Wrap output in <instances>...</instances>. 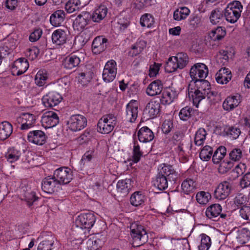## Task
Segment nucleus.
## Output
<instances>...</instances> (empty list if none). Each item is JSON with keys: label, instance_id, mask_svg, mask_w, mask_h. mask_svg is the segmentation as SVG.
Here are the masks:
<instances>
[{"label": "nucleus", "instance_id": "obj_1", "mask_svg": "<svg viewBox=\"0 0 250 250\" xmlns=\"http://www.w3.org/2000/svg\"><path fill=\"white\" fill-rule=\"evenodd\" d=\"M178 174L172 166L164 164L153 181L154 186L160 190H164L168 187V183H175Z\"/></svg>", "mask_w": 250, "mask_h": 250}, {"label": "nucleus", "instance_id": "obj_2", "mask_svg": "<svg viewBox=\"0 0 250 250\" xmlns=\"http://www.w3.org/2000/svg\"><path fill=\"white\" fill-rule=\"evenodd\" d=\"M130 228L133 247H140L148 241V235L144 226L135 222L131 224Z\"/></svg>", "mask_w": 250, "mask_h": 250}, {"label": "nucleus", "instance_id": "obj_3", "mask_svg": "<svg viewBox=\"0 0 250 250\" xmlns=\"http://www.w3.org/2000/svg\"><path fill=\"white\" fill-rule=\"evenodd\" d=\"M117 123L116 117L109 114L103 116L97 124L98 131L102 134H108L114 129Z\"/></svg>", "mask_w": 250, "mask_h": 250}, {"label": "nucleus", "instance_id": "obj_4", "mask_svg": "<svg viewBox=\"0 0 250 250\" xmlns=\"http://www.w3.org/2000/svg\"><path fill=\"white\" fill-rule=\"evenodd\" d=\"M196 83L197 89L193 92L192 95L193 103L196 107H198L199 104L202 100L205 99L206 93L208 91V88L210 85L209 82L206 80L201 79L200 81L194 82Z\"/></svg>", "mask_w": 250, "mask_h": 250}, {"label": "nucleus", "instance_id": "obj_5", "mask_svg": "<svg viewBox=\"0 0 250 250\" xmlns=\"http://www.w3.org/2000/svg\"><path fill=\"white\" fill-rule=\"evenodd\" d=\"M208 67L204 63H197L191 67L189 74L192 81L197 82L201 79L204 80L208 74Z\"/></svg>", "mask_w": 250, "mask_h": 250}, {"label": "nucleus", "instance_id": "obj_6", "mask_svg": "<svg viewBox=\"0 0 250 250\" xmlns=\"http://www.w3.org/2000/svg\"><path fill=\"white\" fill-rule=\"evenodd\" d=\"M69 128L73 131L81 130L87 125V119L80 114L73 115L71 116L67 122Z\"/></svg>", "mask_w": 250, "mask_h": 250}, {"label": "nucleus", "instance_id": "obj_7", "mask_svg": "<svg viewBox=\"0 0 250 250\" xmlns=\"http://www.w3.org/2000/svg\"><path fill=\"white\" fill-rule=\"evenodd\" d=\"M95 216L93 213L81 214L75 220V225L81 229H90L95 222Z\"/></svg>", "mask_w": 250, "mask_h": 250}, {"label": "nucleus", "instance_id": "obj_8", "mask_svg": "<svg viewBox=\"0 0 250 250\" xmlns=\"http://www.w3.org/2000/svg\"><path fill=\"white\" fill-rule=\"evenodd\" d=\"M53 176L59 185L68 184L72 179L71 172L68 167H61L56 169Z\"/></svg>", "mask_w": 250, "mask_h": 250}, {"label": "nucleus", "instance_id": "obj_9", "mask_svg": "<svg viewBox=\"0 0 250 250\" xmlns=\"http://www.w3.org/2000/svg\"><path fill=\"white\" fill-rule=\"evenodd\" d=\"M62 100V96L57 92H49L42 98L43 105L46 107H53L58 105Z\"/></svg>", "mask_w": 250, "mask_h": 250}, {"label": "nucleus", "instance_id": "obj_10", "mask_svg": "<svg viewBox=\"0 0 250 250\" xmlns=\"http://www.w3.org/2000/svg\"><path fill=\"white\" fill-rule=\"evenodd\" d=\"M116 65V63L114 60H111L106 62L103 73L104 81L108 83L113 81L117 73Z\"/></svg>", "mask_w": 250, "mask_h": 250}, {"label": "nucleus", "instance_id": "obj_11", "mask_svg": "<svg viewBox=\"0 0 250 250\" xmlns=\"http://www.w3.org/2000/svg\"><path fill=\"white\" fill-rule=\"evenodd\" d=\"M231 184L227 181L220 183L214 191V197L218 200L226 199L230 193Z\"/></svg>", "mask_w": 250, "mask_h": 250}, {"label": "nucleus", "instance_id": "obj_12", "mask_svg": "<svg viewBox=\"0 0 250 250\" xmlns=\"http://www.w3.org/2000/svg\"><path fill=\"white\" fill-rule=\"evenodd\" d=\"M41 122L45 128H51L56 126L59 123V119L56 113L50 111L44 113Z\"/></svg>", "mask_w": 250, "mask_h": 250}, {"label": "nucleus", "instance_id": "obj_13", "mask_svg": "<svg viewBox=\"0 0 250 250\" xmlns=\"http://www.w3.org/2000/svg\"><path fill=\"white\" fill-rule=\"evenodd\" d=\"M160 107V104L158 101L151 100L147 104L144 114L146 115L147 119L153 118L159 113Z\"/></svg>", "mask_w": 250, "mask_h": 250}, {"label": "nucleus", "instance_id": "obj_14", "mask_svg": "<svg viewBox=\"0 0 250 250\" xmlns=\"http://www.w3.org/2000/svg\"><path fill=\"white\" fill-rule=\"evenodd\" d=\"M82 54L71 53L67 56L63 61L64 67L67 69H72L77 67L81 62Z\"/></svg>", "mask_w": 250, "mask_h": 250}, {"label": "nucleus", "instance_id": "obj_15", "mask_svg": "<svg viewBox=\"0 0 250 250\" xmlns=\"http://www.w3.org/2000/svg\"><path fill=\"white\" fill-rule=\"evenodd\" d=\"M47 137L45 133L42 130H36L30 131L27 136L29 142L38 145L44 144L46 141Z\"/></svg>", "mask_w": 250, "mask_h": 250}, {"label": "nucleus", "instance_id": "obj_16", "mask_svg": "<svg viewBox=\"0 0 250 250\" xmlns=\"http://www.w3.org/2000/svg\"><path fill=\"white\" fill-rule=\"evenodd\" d=\"M138 113V105L136 101H131L126 106L125 119L131 122H134L137 117Z\"/></svg>", "mask_w": 250, "mask_h": 250}, {"label": "nucleus", "instance_id": "obj_17", "mask_svg": "<svg viewBox=\"0 0 250 250\" xmlns=\"http://www.w3.org/2000/svg\"><path fill=\"white\" fill-rule=\"evenodd\" d=\"M104 240L105 238L103 235L91 236L86 241V247L88 250H98L102 247Z\"/></svg>", "mask_w": 250, "mask_h": 250}, {"label": "nucleus", "instance_id": "obj_18", "mask_svg": "<svg viewBox=\"0 0 250 250\" xmlns=\"http://www.w3.org/2000/svg\"><path fill=\"white\" fill-rule=\"evenodd\" d=\"M222 207L218 204H212L208 207L206 211V215L207 217L216 221V218L220 215L222 218H225L227 215L224 213L221 214Z\"/></svg>", "mask_w": 250, "mask_h": 250}, {"label": "nucleus", "instance_id": "obj_19", "mask_svg": "<svg viewBox=\"0 0 250 250\" xmlns=\"http://www.w3.org/2000/svg\"><path fill=\"white\" fill-rule=\"evenodd\" d=\"M241 102L240 95L228 97L223 103V108L226 111H230L238 106Z\"/></svg>", "mask_w": 250, "mask_h": 250}, {"label": "nucleus", "instance_id": "obj_20", "mask_svg": "<svg viewBox=\"0 0 250 250\" xmlns=\"http://www.w3.org/2000/svg\"><path fill=\"white\" fill-rule=\"evenodd\" d=\"M108 40L106 38L98 36L96 37L92 44V52L95 54H98L103 52L107 47Z\"/></svg>", "mask_w": 250, "mask_h": 250}, {"label": "nucleus", "instance_id": "obj_21", "mask_svg": "<svg viewBox=\"0 0 250 250\" xmlns=\"http://www.w3.org/2000/svg\"><path fill=\"white\" fill-rule=\"evenodd\" d=\"M29 63L27 60L21 58L15 61L12 65L13 72L16 71V75L19 76L23 74L28 69Z\"/></svg>", "mask_w": 250, "mask_h": 250}, {"label": "nucleus", "instance_id": "obj_22", "mask_svg": "<svg viewBox=\"0 0 250 250\" xmlns=\"http://www.w3.org/2000/svg\"><path fill=\"white\" fill-rule=\"evenodd\" d=\"M58 185L59 184L56 179L54 178V176L52 177L48 176L42 181V188L45 192L52 193L55 191L56 186Z\"/></svg>", "mask_w": 250, "mask_h": 250}, {"label": "nucleus", "instance_id": "obj_23", "mask_svg": "<svg viewBox=\"0 0 250 250\" xmlns=\"http://www.w3.org/2000/svg\"><path fill=\"white\" fill-rule=\"evenodd\" d=\"M21 121V130L28 129L35 125L36 118L32 114L28 113H23L20 117Z\"/></svg>", "mask_w": 250, "mask_h": 250}, {"label": "nucleus", "instance_id": "obj_24", "mask_svg": "<svg viewBox=\"0 0 250 250\" xmlns=\"http://www.w3.org/2000/svg\"><path fill=\"white\" fill-rule=\"evenodd\" d=\"M90 17L86 12L79 15L73 22L74 28L79 31L83 29L88 24Z\"/></svg>", "mask_w": 250, "mask_h": 250}, {"label": "nucleus", "instance_id": "obj_25", "mask_svg": "<svg viewBox=\"0 0 250 250\" xmlns=\"http://www.w3.org/2000/svg\"><path fill=\"white\" fill-rule=\"evenodd\" d=\"M163 86L161 81L156 80L151 83L147 86L146 92L150 96H154L161 93Z\"/></svg>", "mask_w": 250, "mask_h": 250}, {"label": "nucleus", "instance_id": "obj_26", "mask_svg": "<svg viewBox=\"0 0 250 250\" xmlns=\"http://www.w3.org/2000/svg\"><path fill=\"white\" fill-rule=\"evenodd\" d=\"M67 32L62 29L55 30L52 35V40L57 45H62L66 42L67 39Z\"/></svg>", "mask_w": 250, "mask_h": 250}, {"label": "nucleus", "instance_id": "obj_27", "mask_svg": "<svg viewBox=\"0 0 250 250\" xmlns=\"http://www.w3.org/2000/svg\"><path fill=\"white\" fill-rule=\"evenodd\" d=\"M231 79V72L226 67L221 68L216 74V80L220 84L227 83Z\"/></svg>", "mask_w": 250, "mask_h": 250}, {"label": "nucleus", "instance_id": "obj_28", "mask_svg": "<svg viewBox=\"0 0 250 250\" xmlns=\"http://www.w3.org/2000/svg\"><path fill=\"white\" fill-rule=\"evenodd\" d=\"M138 137L141 142L146 143L152 141L154 138L153 132L147 126L140 129L138 132Z\"/></svg>", "mask_w": 250, "mask_h": 250}, {"label": "nucleus", "instance_id": "obj_29", "mask_svg": "<svg viewBox=\"0 0 250 250\" xmlns=\"http://www.w3.org/2000/svg\"><path fill=\"white\" fill-rule=\"evenodd\" d=\"M13 132V126L8 122L0 123V140L4 141L8 138Z\"/></svg>", "mask_w": 250, "mask_h": 250}, {"label": "nucleus", "instance_id": "obj_30", "mask_svg": "<svg viewBox=\"0 0 250 250\" xmlns=\"http://www.w3.org/2000/svg\"><path fill=\"white\" fill-rule=\"evenodd\" d=\"M131 182L130 179L119 180L117 184V192L124 196L127 195L131 188Z\"/></svg>", "mask_w": 250, "mask_h": 250}, {"label": "nucleus", "instance_id": "obj_31", "mask_svg": "<svg viewBox=\"0 0 250 250\" xmlns=\"http://www.w3.org/2000/svg\"><path fill=\"white\" fill-rule=\"evenodd\" d=\"M65 14L63 10H58L54 12L50 16V21L54 26H60L64 21Z\"/></svg>", "mask_w": 250, "mask_h": 250}, {"label": "nucleus", "instance_id": "obj_32", "mask_svg": "<svg viewBox=\"0 0 250 250\" xmlns=\"http://www.w3.org/2000/svg\"><path fill=\"white\" fill-rule=\"evenodd\" d=\"M83 7L80 0H69L65 4V8L68 13H71L79 11Z\"/></svg>", "mask_w": 250, "mask_h": 250}, {"label": "nucleus", "instance_id": "obj_33", "mask_svg": "<svg viewBox=\"0 0 250 250\" xmlns=\"http://www.w3.org/2000/svg\"><path fill=\"white\" fill-rule=\"evenodd\" d=\"M107 9L104 6H100L93 13L91 19L94 22H99L106 16Z\"/></svg>", "mask_w": 250, "mask_h": 250}, {"label": "nucleus", "instance_id": "obj_34", "mask_svg": "<svg viewBox=\"0 0 250 250\" xmlns=\"http://www.w3.org/2000/svg\"><path fill=\"white\" fill-rule=\"evenodd\" d=\"M176 96L175 92L172 90L170 89L165 90L162 93L161 98V103L165 104H170L173 101Z\"/></svg>", "mask_w": 250, "mask_h": 250}, {"label": "nucleus", "instance_id": "obj_35", "mask_svg": "<svg viewBox=\"0 0 250 250\" xmlns=\"http://www.w3.org/2000/svg\"><path fill=\"white\" fill-rule=\"evenodd\" d=\"M226 19L230 23H235L237 21L241 14L238 11H235V9L227 7L224 14Z\"/></svg>", "mask_w": 250, "mask_h": 250}, {"label": "nucleus", "instance_id": "obj_36", "mask_svg": "<svg viewBox=\"0 0 250 250\" xmlns=\"http://www.w3.org/2000/svg\"><path fill=\"white\" fill-rule=\"evenodd\" d=\"M174 60L177 62V66L179 69H183L188 64V57L186 53L181 52L177 54L176 56H174Z\"/></svg>", "mask_w": 250, "mask_h": 250}, {"label": "nucleus", "instance_id": "obj_37", "mask_svg": "<svg viewBox=\"0 0 250 250\" xmlns=\"http://www.w3.org/2000/svg\"><path fill=\"white\" fill-rule=\"evenodd\" d=\"M250 240V231L247 228H243L238 232L236 241L240 244H244Z\"/></svg>", "mask_w": 250, "mask_h": 250}, {"label": "nucleus", "instance_id": "obj_38", "mask_svg": "<svg viewBox=\"0 0 250 250\" xmlns=\"http://www.w3.org/2000/svg\"><path fill=\"white\" fill-rule=\"evenodd\" d=\"M226 34L225 28L219 26L211 31L209 36L212 40L216 41L221 40L226 36Z\"/></svg>", "mask_w": 250, "mask_h": 250}, {"label": "nucleus", "instance_id": "obj_39", "mask_svg": "<svg viewBox=\"0 0 250 250\" xmlns=\"http://www.w3.org/2000/svg\"><path fill=\"white\" fill-rule=\"evenodd\" d=\"M226 148L225 146H219L214 152L212 156V161L214 164H218L226 154Z\"/></svg>", "mask_w": 250, "mask_h": 250}, {"label": "nucleus", "instance_id": "obj_40", "mask_svg": "<svg viewBox=\"0 0 250 250\" xmlns=\"http://www.w3.org/2000/svg\"><path fill=\"white\" fill-rule=\"evenodd\" d=\"M207 133L203 128H199L196 132L194 137V143L196 146L203 145L206 139Z\"/></svg>", "mask_w": 250, "mask_h": 250}, {"label": "nucleus", "instance_id": "obj_41", "mask_svg": "<svg viewBox=\"0 0 250 250\" xmlns=\"http://www.w3.org/2000/svg\"><path fill=\"white\" fill-rule=\"evenodd\" d=\"M183 191L187 194L193 191L196 185L192 179H186L184 180L181 185Z\"/></svg>", "mask_w": 250, "mask_h": 250}, {"label": "nucleus", "instance_id": "obj_42", "mask_svg": "<svg viewBox=\"0 0 250 250\" xmlns=\"http://www.w3.org/2000/svg\"><path fill=\"white\" fill-rule=\"evenodd\" d=\"M224 17L223 13L218 9H215L212 11L209 19L213 24H217L220 23Z\"/></svg>", "mask_w": 250, "mask_h": 250}, {"label": "nucleus", "instance_id": "obj_43", "mask_svg": "<svg viewBox=\"0 0 250 250\" xmlns=\"http://www.w3.org/2000/svg\"><path fill=\"white\" fill-rule=\"evenodd\" d=\"M130 201L132 205L140 206L144 202V196L140 191H136L131 195Z\"/></svg>", "mask_w": 250, "mask_h": 250}, {"label": "nucleus", "instance_id": "obj_44", "mask_svg": "<svg viewBox=\"0 0 250 250\" xmlns=\"http://www.w3.org/2000/svg\"><path fill=\"white\" fill-rule=\"evenodd\" d=\"M201 237L200 245L198 246L199 250H208L211 244L210 238L205 234H202Z\"/></svg>", "mask_w": 250, "mask_h": 250}, {"label": "nucleus", "instance_id": "obj_45", "mask_svg": "<svg viewBox=\"0 0 250 250\" xmlns=\"http://www.w3.org/2000/svg\"><path fill=\"white\" fill-rule=\"evenodd\" d=\"M212 152V148L208 146H206L200 151V158L203 161H207L211 158Z\"/></svg>", "mask_w": 250, "mask_h": 250}, {"label": "nucleus", "instance_id": "obj_46", "mask_svg": "<svg viewBox=\"0 0 250 250\" xmlns=\"http://www.w3.org/2000/svg\"><path fill=\"white\" fill-rule=\"evenodd\" d=\"M173 58H174V56L169 58L165 64V70L168 73L173 72L178 68L176 66L177 62H175V59L174 60Z\"/></svg>", "mask_w": 250, "mask_h": 250}, {"label": "nucleus", "instance_id": "obj_47", "mask_svg": "<svg viewBox=\"0 0 250 250\" xmlns=\"http://www.w3.org/2000/svg\"><path fill=\"white\" fill-rule=\"evenodd\" d=\"M154 23L153 18L150 15L146 14L140 19V24L143 27H151Z\"/></svg>", "mask_w": 250, "mask_h": 250}, {"label": "nucleus", "instance_id": "obj_48", "mask_svg": "<svg viewBox=\"0 0 250 250\" xmlns=\"http://www.w3.org/2000/svg\"><path fill=\"white\" fill-rule=\"evenodd\" d=\"M94 131L87 129L78 138V142L80 144L88 143L93 137Z\"/></svg>", "mask_w": 250, "mask_h": 250}, {"label": "nucleus", "instance_id": "obj_49", "mask_svg": "<svg viewBox=\"0 0 250 250\" xmlns=\"http://www.w3.org/2000/svg\"><path fill=\"white\" fill-rule=\"evenodd\" d=\"M143 155V152L140 150V146L138 144L134 143L133 154H132V161L134 163H138Z\"/></svg>", "mask_w": 250, "mask_h": 250}, {"label": "nucleus", "instance_id": "obj_50", "mask_svg": "<svg viewBox=\"0 0 250 250\" xmlns=\"http://www.w3.org/2000/svg\"><path fill=\"white\" fill-rule=\"evenodd\" d=\"M20 155L21 153L19 151L14 148H11L8 151L6 155V157L7 158V160L10 163H12L18 160L20 158Z\"/></svg>", "mask_w": 250, "mask_h": 250}, {"label": "nucleus", "instance_id": "obj_51", "mask_svg": "<svg viewBox=\"0 0 250 250\" xmlns=\"http://www.w3.org/2000/svg\"><path fill=\"white\" fill-rule=\"evenodd\" d=\"M196 197L197 201L199 204L204 205L208 202V199L210 197V195L208 192L201 191L197 194Z\"/></svg>", "mask_w": 250, "mask_h": 250}, {"label": "nucleus", "instance_id": "obj_52", "mask_svg": "<svg viewBox=\"0 0 250 250\" xmlns=\"http://www.w3.org/2000/svg\"><path fill=\"white\" fill-rule=\"evenodd\" d=\"M225 131L228 135L231 136L234 139L237 138L241 133L239 128L233 126L226 127Z\"/></svg>", "mask_w": 250, "mask_h": 250}, {"label": "nucleus", "instance_id": "obj_53", "mask_svg": "<svg viewBox=\"0 0 250 250\" xmlns=\"http://www.w3.org/2000/svg\"><path fill=\"white\" fill-rule=\"evenodd\" d=\"M232 167L233 163L231 162L223 161L220 164L218 170L219 172L224 174L230 170Z\"/></svg>", "mask_w": 250, "mask_h": 250}, {"label": "nucleus", "instance_id": "obj_54", "mask_svg": "<svg viewBox=\"0 0 250 250\" xmlns=\"http://www.w3.org/2000/svg\"><path fill=\"white\" fill-rule=\"evenodd\" d=\"M246 166L244 164L240 163L237 165L232 172L235 178H237L242 175L246 171Z\"/></svg>", "mask_w": 250, "mask_h": 250}, {"label": "nucleus", "instance_id": "obj_55", "mask_svg": "<svg viewBox=\"0 0 250 250\" xmlns=\"http://www.w3.org/2000/svg\"><path fill=\"white\" fill-rule=\"evenodd\" d=\"M247 202L246 196L242 193L237 194L234 201V204L238 207L245 206Z\"/></svg>", "mask_w": 250, "mask_h": 250}, {"label": "nucleus", "instance_id": "obj_56", "mask_svg": "<svg viewBox=\"0 0 250 250\" xmlns=\"http://www.w3.org/2000/svg\"><path fill=\"white\" fill-rule=\"evenodd\" d=\"M191 111L192 109L188 106L183 108L179 114L180 119L183 121L188 120L190 117Z\"/></svg>", "mask_w": 250, "mask_h": 250}, {"label": "nucleus", "instance_id": "obj_57", "mask_svg": "<svg viewBox=\"0 0 250 250\" xmlns=\"http://www.w3.org/2000/svg\"><path fill=\"white\" fill-rule=\"evenodd\" d=\"M54 241L52 240H44L39 244L38 250H51Z\"/></svg>", "mask_w": 250, "mask_h": 250}, {"label": "nucleus", "instance_id": "obj_58", "mask_svg": "<svg viewBox=\"0 0 250 250\" xmlns=\"http://www.w3.org/2000/svg\"><path fill=\"white\" fill-rule=\"evenodd\" d=\"M240 215L246 220H250V206H243L241 208Z\"/></svg>", "mask_w": 250, "mask_h": 250}, {"label": "nucleus", "instance_id": "obj_59", "mask_svg": "<svg viewBox=\"0 0 250 250\" xmlns=\"http://www.w3.org/2000/svg\"><path fill=\"white\" fill-rule=\"evenodd\" d=\"M230 159L234 161H238L240 160L242 156V151L240 149L235 148L233 149L229 153Z\"/></svg>", "mask_w": 250, "mask_h": 250}, {"label": "nucleus", "instance_id": "obj_60", "mask_svg": "<svg viewBox=\"0 0 250 250\" xmlns=\"http://www.w3.org/2000/svg\"><path fill=\"white\" fill-rule=\"evenodd\" d=\"M184 140V134L182 131H176L174 133L172 138V142L175 146L177 145L179 142Z\"/></svg>", "mask_w": 250, "mask_h": 250}, {"label": "nucleus", "instance_id": "obj_61", "mask_svg": "<svg viewBox=\"0 0 250 250\" xmlns=\"http://www.w3.org/2000/svg\"><path fill=\"white\" fill-rule=\"evenodd\" d=\"M143 48L141 47L138 43L131 47V50L128 52V55L130 57H134L139 54L143 50Z\"/></svg>", "mask_w": 250, "mask_h": 250}, {"label": "nucleus", "instance_id": "obj_62", "mask_svg": "<svg viewBox=\"0 0 250 250\" xmlns=\"http://www.w3.org/2000/svg\"><path fill=\"white\" fill-rule=\"evenodd\" d=\"M173 128V123L170 120H165L162 125V130L165 134L169 133Z\"/></svg>", "mask_w": 250, "mask_h": 250}, {"label": "nucleus", "instance_id": "obj_63", "mask_svg": "<svg viewBox=\"0 0 250 250\" xmlns=\"http://www.w3.org/2000/svg\"><path fill=\"white\" fill-rule=\"evenodd\" d=\"M34 192L30 193L27 192L25 195V200L27 202L28 205L30 207L33 203L38 199Z\"/></svg>", "mask_w": 250, "mask_h": 250}, {"label": "nucleus", "instance_id": "obj_64", "mask_svg": "<svg viewBox=\"0 0 250 250\" xmlns=\"http://www.w3.org/2000/svg\"><path fill=\"white\" fill-rule=\"evenodd\" d=\"M240 185L241 188H245L250 186V172H247L241 179Z\"/></svg>", "mask_w": 250, "mask_h": 250}]
</instances>
